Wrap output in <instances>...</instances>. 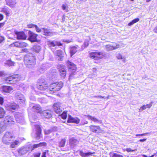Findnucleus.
Instances as JSON below:
<instances>
[{
    "mask_svg": "<svg viewBox=\"0 0 157 157\" xmlns=\"http://www.w3.org/2000/svg\"><path fill=\"white\" fill-rule=\"evenodd\" d=\"M24 62L26 68L29 69H33L36 63V57L33 54L29 53L25 56Z\"/></svg>",
    "mask_w": 157,
    "mask_h": 157,
    "instance_id": "f257e3e1",
    "label": "nucleus"
},
{
    "mask_svg": "<svg viewBox=\"0 0 157 157\" xmlns=\"http://www.w3.org/2000/svg\"><path fill=\"white\" fill-rule=\"evenodd\" d=\"M63 82L57 81L52 82L49 85L48 91L53 93L59 91L63 86Z\"/></svg>",
    "mask_w": 157,
    "mask_h": 157,
    "instance_id": "f03ea898",
    "label": "nucleus"
},
{
    "mask_svg": "<svg viewBox=\"0 0 157 157\" xmlns=\"http://www.w3.org/2000/svg\"><path fill=\"white\" fill-rule=\"evenodd\" d=\"M89 57L94 60H98L106 58V54L105 52L95 51L89 53Z\"/></svg>",
    "mask_w": 157,
    "mask_h": 157,
    "instance_id": "7ed1b4c3",
    "label": "nucleus"
},
{
    "mask_svg": "<svg viewBox=\"0 0 157 157\" xmlns=\"http://www.w3.org/2000/svg\"><path fill=\"white\" fill-rule=\"evenodd\" d=\"M21 79V75L18 74H14L4 78V81L7 84H14Z\"/></svg>",
    "mask_w": 157,
    "mask_h": 157,
    "instance_id": "20e7f679",
    "label": "nucleus"
},
{
    "mask_svg": "<svg viewBox=\"0 0 157 157\" xmlns=\"http://www.w3.org/2000/svg\"><path fill=\"white\" fill-rule=\"evenodd\" d=\"M36 86L39 90L48 91L49 85L45 79L42 78L39 79L37 82Z\"/></svg>",
    "mask_w": 157,
    "mask_h": 157,
    "instance_id": "39448f33",
    "label": "nucleus"
},
{
    "mask_svg": "<svg viewBox=\"0 0 157 157\" xmlns=\"http://www.w3.org/2000/svg\"><path fill=\"white\" fill-rule=\"evenodd\" d=\"M66 66L70 72V77L73 76L76 74L77 67L76 65L69 60L66 62Z\"/></svg>",
    "mask_w": 157,
    "mask_h": 157,
    "instance_id": "423d86ee",
    "label": "nucleus"
},
{
    "mask_svg": "<svg viewBox=\"0 0 157 157\" xmlns=\"http://www.w3.org/2000/svg\"><path fill=\"white\" fill-rule=\"evenodd\" d=\"M15 138V136L12 133L10 132H6L3 136L2 141L3 143L9 144L11 141H13V139Z\"/></svg>",
    "mask_w": 157,
    "mask_h": 157,
    "instance_id": "0eeeda50",
    "label": "nucleus"
},
{
    "mask_svg": "<svg viewBox=\"0 0 157 157\" xmlns=\"http://www.w3.org/2000/svg\"><path fill=\"white\" fill-rule=\"evenodd\" d=\"M57 68L59 72V75L61 78L64 79L67 75V71L65 66L62 64H59Z\"/></svg>",
    "mask_w": 157,
    "mask_h": 157,
    "instance_id": "6e6552de",
    "label": "nucleus"
},
{
    "mask_svg": "<svg viewBox=\"0 0 157 157\" xmlns=\"http://www.w3.org/2000/svg\"><path fill=\"white\" fill-rule=\"evenodd\" d=\"M3 122L4 125L7 126H11L15 123L14 118L9 115L5 117Z\"/></svg>",
    "mask_w": 157,
    "mask_h": 157,
    "instance_id": "1a4fd4ad",
    "label": "nucleus"
},
{
    "mask_svg": "<svg viewBox=\"0 0 157 157\" xmlns=\"http://www.w3.org/2000/svg\"><path fill=\"white\" fill-rule=\"evenodd\" d=\"M90 131L93 133L99 134L103 132L102 128L99 125H91L89 126Z\"/></svg>",
    "mask_w": 157,
    "mask_h": 157,
    "instance_id": "9d476101",
    "label": "nucleus"
},
{
    "mask_svg": "<svg viewBox=\"0 0 157 157\" xmlns=\"http://www.w3.org/2000/svg\"><path fill=\"white\" fill-rule=\"evenodd\" d=\"M28 40L31 42H37L38 34L34 33L31 30H29L28 33Z\"/></svg>",
    "mask_w": 157,
    "mask_h": 157,
    "instance_id": "9b49d317",
    "label": "nucleus"
},
{
    "mask_svg": "<svg viewBox=\"0 0 157 157\" xmlns=\"http://www.w3.org/2000/svg\"><path fill=\"white\" fill-rule=\"evenodd\" d=\"M15 33L17 35L18 40H25L27 38V36L24 32L15 31Z\"/></svg>",
    "mask_w": 157,
    "mask_h": 157,
    "instance_id": "f8f14e48",
    "label": "nucleus"
},
{
    "mask_svg": "<svg viewBox=\"0 0 157 157\" xmlns=\"http://www.w3.org/2000/svg\"><path fill=\"white\" fill-rule=\"evenodd\" d=\"M54 54L56 58L59 60L60 61L63 60V58L64 57V53L62 50L61 49L57 50Z\"/></svg>",
    "mask_w": 157,
    "mask_h": 157,
    "instance_id": "ddd939ff",
    "label": "nucleus"
},
{
    "mask_svg": "<svg viewBox=\"0 0 157 157\" xmlns=\"http://www.w3.org/2000/svg\"><path fill=\"white\" fill-rule=\"evenodd\" d=\"M36 109V112L42 114L43 115L47 118H50L52 117L51 112L50 110H47L41 112L40 111H38V110L37 109Z\"/></svg>",
    "mask_w": 157,
    "mask_h": 157,
    "instance_id": "4468645a",
    "label": "nucleus"
},
{
    "mask_svg": "<svg viewBox=\"0 0 157 157\" xmlns=\"http://www.w3.org/2000/svg\"><path fill=\"white\" fill-rule=\"evenodd\" d=\"M80 122V119L78 117L75 118L72 117L71 115H69L67 121L68 123H73L76 124H78Z\"/></svg>",
    "mask_w": 157,
    "mask_h": 157,
    "instance_id": "2eb2a0df",
    "label": "nucleus"
},
{
    "mask_svg": "<svg viewBox=\"0 0 157 157\" xmlns=\"http://www.w3.org/2000/svg\"><path fill=\"white\" fill-rule=\"evenodd\" d=\"M13 44L15 47L21 48H23L28 46V44L27 43L23 42L17 41L14 42Z\"/></svg>",
    "mask_w": 157,
    "mask_h": 157,
    "instance_id": "dca6fc26",
    "label": "nucleus"
},
{
    "mask_svg": "<svg viewBox=\"0 0 157 157\" xmlns=\"http://www.w3.org/2000/svg\"><path fill=\"white\" fill-rule=\"evenodd\" d=\"M36 138L37 139L39 140L40 139L41 137H42V136H41L42 133V129L41 128L39 125H36Z\"/></svg>",
    "mask_w": 157,
    "mask_h": 157,
    "instance_id": "f3484780",
    "label": "nucleus"
},
{
    "mask_svg": "<svg viewBox=\"0 0 157 157\" xmlns=\"http://www.w3.org/2000/svg\"><path fill=\"white\" fill-rule=\"evenodd\" d=\"M95 154L94 152H84L82 151H79V155L81 157H88L89 156Z\"/></svg>",
    "mask_w": 157,
    "mask_h": 157,
    "instance_id": "a211bd4d",
    "label": "nucleus"
},
{
    "mask_svg": "<svg viewBox=\"0 0 157 157\" xmlns=\"http://www.w3.org/2000/svg\"><path fill=\"white\" fill-rule=\"evenodd\" d=\"M28 148L26 147H22L17 150V152L20 155H23L28 151Z\"/></svg>",
    "mask_w": 157,
    "mask_h": 157,
    "instance_id": "6ab92c4d",
    "label": "nucleus"
},
{
    "mask_svg": "<svg viewBox=\"0 0 157 157\" xmlns=\"http://www.w3.org/2000/svg\"><path fill=\"white\" fill-rule=\"evenodd\" d=\"M2 88V91L5 93H10L13 90V87L10 86H3Z\"/></svg>",
    "mask_w": 157,
    "mask_h": 157,
    "instance_id": "aec40b11",
    "label": "nucleus"
},
{
    "mask_svg": "<svg viewBox=\"0 0 157 157\" xmlns=\"http://www.w3.org/2000/svg\"><path fill=\"white\" fill-rule=\"evenodd\" d=\"M6 4L11 8L15 7L17 2L16 0H5Z\"/></svg>",
    "mask_w": 157,
    "mask_h": 157,
    "instance_id": "412c9836",
    "label": "nucleus"
},
{
    "mask_svg": "<svg viewBox=\"0 0 157 157\" xmlns=\"http://www.w3.org/2000/svg\"><path fill=\"white\" fill-rule=\"evenodd\" d=\"M119 45L117 44L115 46H113L110 44L107 45L105 46L106 49L108 51H112L117 49L119 47Z\"/></svg>",
    "mask_w": 157,
    "mask_h": 157,
    "instance_id": "4be33fe9",
    "label": "nucleus"
},
{
    "mask_svg": "<svg viewBox=\"0 0 157 157\" xmlns=\"http://www.w3.org/2000/svg\"><path fill=\"white\" fill-rule=\"evenodd\" d=\"M47 146V144L45 142H40L38 144H34L33 145V147L32 149V151L34 149L41 147H46Z\"/></svg>",
    "mask_w": 157,
    "mask_h": 157,
    "instance_id": "5701e85b",
    "label": "nucleus"
},
{
    "mask_svg": "<svg viewBox=\"0 0 157 157\" xmlns=\"http://www.w3.org/2000/svg\"><path fill=\"white\" fill-rule=\"evenodd\" d=\"M44 31V35L46 36H49L53 35V32L52 30L50 29L44 28L43 29Z\"/></svg>",
    "mask_w": 157,
    "mask_h": 157,
    "instance_id": "b1692460",
    "label": "nucleus"
},
{
    "mask_svg": "<svg viewBox=\"0 0 157 157\" xmlns=\"http://www.w3.org/2000/svg\"><path fill=\"white\" fill-rule=\"evenodd\" d=\"M87 117L89 120H90L94 122L101 123V121H100L98 118L90 115H88L86 116Z\"/></svg>",
    "mask_w": 157,
    "mask_h": 157,
    "instance_id": "393cba45",
    "label": "nucleus"
},
{
    "mask_svg": "<svg viewBox=\"0 0 157 157\" xmlns=\"http://www.w3.org/2000/svg\"><path fill=\"white\" fill-rule=\"evenodd\" d=\"M77 51V47L76 46H73L70 47V53L71 56L72 57Z\"/></svg>",
    "mask_w": 157,
    "mask_h": 157,
    "instance_id": "a878e982",
    "label": "nucleus"
},
{
    "mask_svg": "<svg viewBox=\"0 0 157 157\" xmlns=\"http://www.w3.org/2000/svg\"><path fill=\"white\" fill-rule=\"evenodd\" d=\"M9 10H10V9L8 8L4 7L2 8L1 11L5 13L6 17H8L10 13V12Z\"/></svg>",
    "mask_w": 157,
    "mask_h": 157,
    "instance_id": "bb28decb",
    "label": "nucleus"
},
{
    "mask_svg": "<svg viewBox=\"0 0 157 157\" xmlns=\"http://www.w3.org/2000/svg\"><path fill=\"white\" fill-rule=\"evenodd\" d=\"M66 140L64 139H62L58 143V147H63L65 146Z\"/></svg>",
    "mask_w": 157,
    "mask_h": 157,
    "instance_id": "cd10ccee",
    "label": "nucleus"
},
{
    "mask_svg": "<svg viewBox=\"0 0 157 157\" xmlns=\"http://www.w3.org/2000/svg\"><path fill=\"white\" fill-rule=\"evenodd\" d=\"M19 143V141L18 140H15L14 141L11 142L10 147L11 148H13L15 147Z\"/></svg>",
    "mask_w": 157,
    "mask_h": 157,
    "instance_id": "c85d7f7f",
    "label": "nucleus"
},
{
    "mask_svg": "<svg viewBox=\"0 0 157 157\" xmlns=\"http://www.w3.org/2000/svg\"><path fill=\"white\" fill-rule=\"evenodd\" d=\"M59 116L63 120L66 119L67 117V111H64Z\"/></svg>",
    "mask_w": 157,
    "mask_h": 157,
    "instance_id": "c756f323",
    "label": "nucleus"
},
{
    "mask_svg": "<svg viewBox=\"0 0 157 157\" xmlns=\"http://www.w3.org/2000/svg\"><path fill=\"white\" fill-rule=\"evenodd\" d=\"M139 20L140 19L139 18H136L132 20L131 21L129 22L128 24V26H131L134 24L138 22L139 21Z\"/></svg>",
    "mask_w": 157,
    "mask_h": 157,
    "instance_id": "7c9ffc66",
    "label": "nucleus"
},
{
    "mask_svg": "<svg viewBox=\"0 0 157 157\" xmlns=\"http://www.w3.org/2000/svg\"><path fill=\"white\" fill-rule=\"evenodd\" d=\"M6 114V111L4 109H0V118L4 117Z\"/></svg>",
    "mask_w": 157,
    "mask_h": 157,
    "instance_id": "2f4dec72",
    "label": "nucleus"
},
{
    "mask_svg": "<svg viewBox=\"0 0 157 157\" xmlns=\"http://www.w3.org/2000/svg\"><path fill=\"white\" fill-rule=\"evenodd\" d=\"M15 63L11 60H8L6 61V64L8 66H12L14 65Z\"/></svg>",
    "mask_w": 157,
    "mask_h": 157,
    "instance_id": "473e14b6",
    "label": "nucleus"
},
{
    "mask_svg": "<svg viewBox=\"0 0 157 157\" xmlns=\"http://www.w3.org/2000/svg\"><path fill=\"white\" fill-rule=\"evenodd\" d=\"M48 45L49 47H53L56 46L55 41H49L48 43Z\"/></svg>",
    "mask_w": 157,
    "mask_h": 157,
    "instance_id": "72a5a7b5",
    "label": "nucleus"
},
{
    "mask_svg": "<svg viewBox=\"0 0 157 157\" xmlns=\"http://www.w3.org/2000/svg\"><path fill=\"white\" fill-rule=\"evenodd\" d=\"M77 142V140L74 138H71L69 140L70 144L71 145L74 144Z\"/></svg>",
    "mask_w": 157,
    "mask_h": 157,
    "instance_id": "f704fd0d",
    "label": "nucleus"
},
{
    "mask_svg": "<svg viewBox=\"0 0 157 157\" xmlns=\"http://www.w3.org/2000/svg\"><path fill=\"white\" fill-rule=\"evenodd\" d=\"M33 50L35 52L37 53L39 52L40 50V46H34Z\"/></svg>",
    "mask_w": 157,
    "mask_h": 157,
    "instance_id": "c9c22d12",
    "label": "nucleus"
},
{
    "mask_svg": "<svg viewBox=\"0 0 157 157\" xmlns=\"http://www.w3.org/2000/svg\"><path fill=\"white\" fill-rule=\"evenodd\" d=\"M61 103L59 102L55 103L53 105V108H59L61 107Z\"/></svg>",
    "mask_w": 157,
    "mask_h": 157,
    "instance_id": "e433bc0d",
    "label": "nucleus"
},
{
    "mask_svg": "<svg viewBox=\"0 0 157 157\" xmlns=\"http://www.w3.org/2000/svg\"><path fill=\"white\" fill-rule=\"evenodd\" d=\"M6 127L4 126V125H3L1 123H0V133L5 131Z\"/></svg>",
    "mask_w": 157,
    "mask_h": 157,
    "instance_id": "4c0bfd02",
    "label": "nucleus"
},
{
    "mask_svg": "<svg viewBox=\"0 0 157 157\" xmlns=\"http://www.w3.org/2000/svg\"><path fill=\"white\" fill-rule=\"evenodd\" d=\"M55 112L58 114L59 116L62 113V110L61 109H55Z\"/></svg>",
    "mask_w": 157,
    "mask_h": 157,
    "instance_id": "58836bf2",
    "label": "nucleus"
},
{
    "mask_svg": "<svg viewBox=\"0 0 157 157\" xmlns=\"http://www.w3.org/2000/svg\"><path fill=\"white\" fill-rule=\"evenodd\" d=\"M111 157H123V156L120 154H118L116 153H114L113 154Z\"/></svg>",
    "mask_w": 157,
    "mask_h": 157,
    "instance_id": "ea45409f",
    "label": "nucleus"
},
{
    "mask_svg": "<svg viewBox=\"0 0 157 157\" xmlns=\"http://www.w3.org/2000/svg\"><path fill=\"white\" fill-rule=\"evenodd\" d=\"M36 25L32 23H30L27 25V27L28 28L31 29L35 27Z\"/></svg>",
    "mask_w": 157,
    "mask_h": 157,
    "instance_id": "a19ab883",
    "label": "nucleus"
},
{
    "mask_svg": "<svg viewBox=\"0 0 157 157\" xmlns=\"http://www.w3.org/2000/svg\"><path fill=\"white\" fill-rule=\"evenodd\" d=\"M55 44L56 46H61L63 45V44L60 42L55 41Z\"/></svg>",
    "mask_w": 157,
    "mask_h": 157,
    "instance_id": "79ce46f5",
    "label": "nucleus"
},
{
    "mask_svg": "<svg viewBox=\"0 0 157 157\" xmlns=\"http://www.w3.org/2000/svg\"><path fill=\"white\" fill-rule=\"evenodd\" d=\"M152 106L151 103H150L149 104H147L146 105H144L143 107H141V108H150Z\"/></svg>",
    "mask_w": 157,
    "mask_h": 157,
    "instance_id": "37998d69",
    "label": "nucleus"
},
{
    "mask_svg": "<svg viewBox=\"0 0 157 157\" xmlns=\"http://www.w3.org/2000/svg\"><path fill=\"white\" fill-rule=\"evenodd\" d=\"M41 153L39 152L37 153H34L33 154L34 157H40Z\"/></svg>",
    "mask_w": 157,
    "mask_h": 157,
    "instance_id": "c03bdc74",
    "label": "nucleus"
},
{
    "mask_svg": "<svg viewBox=\"0 0 157 157\" xmlns=\"http://www.w3.org/2000/svg\"><path fill=\"white\" fill-rule=\"evenodd\" d=\"M4 98L3 97L0 96V105H2L4 103Z\"/></svg>",
    "mask_w": 157,
    "mask_h": 157,
    "instance_id": "a18cd8bd",
    "label": "nucleus"
},
{
    "mask_svg": "<svg viewBox=\"0 0 157 157\" xmlns=\"http://www.w3.org/2000/svg\"><path fill=\"white\" fill-rule=\"evenodd\" d=\"M5 40L4 37L0 35V44L2 43Z\"/></svg>",
    "mask_w": 157,
    "mask_h": 157,
    "instance_id": "49530a36",
    "label": "nucleus"
},
{
    "mask_svg": "<svg viewBox=\"0 0 157 157\" xmlns=\"http://www.w3.org/2000/svg\"><path fill=\"white\" fill-rule=\"evenodd\" d=\"M35 28L36 29V32L37 33H40L41 32V30L37 26V25H36L35 26Z\"/></svg>",
    "mask_w": 157,
    "mask_h": 157,
    "instance_id": "de8ad7c7",
    "label": "nucleus"
},
{
    "mask_svg": "<svg viewBox=\"0 0 157 157\" xmlns=\"http://www.w3.org/2000/svg\"><path fill=\"white\" fill-rule=\"evenodd\" d=\"M126 150L128 152H132V151H136V149H135V150H132L130 148H127L126 149Z\"/></svg>",
    "mask_w": 157,
    "mask_h": 157,
    "instance_id": "09e8293b",
    "label": "nucleus"
},
{
    "mask_svg": "<svg viewBox=\"0 0 157 157\" xmlns=\"http://www.w3.org/2000/svg\"><path fill=\"white\" fill-rule=\"evenodd\" d=\"M6 75V74L5 72L3 71H0V77L5 76Z\"/></svg>",
    "mask_w": 157,
    "mask_h": 157,
    "instance_id": "8fccbe9b",
    "label": "nucleus"
},
{
    "mask_svg": "<svg viewBox=\"0 0 157 157\" xmlns=\"http://www.w3.org/2000/svg\"><path fill=\"white\" fill-rule=\"evenodd\" d=\"M68 6H67V5H66L65 4H63L62 5V9L63 10H66Z\"/></svg>",
    "mask_w": 157,
    "mask_h": 157,
    "instance_id": "3c124183",
    "label": "nucleus"
},
{
    "mask_svg": "<svg viewBox=\"0 0 157 157\" xmlns=\"http://www.w3.org/2000/svg\"><path fill=\"white\" fill-rule=\"evenodd\" d=\"M48 150H47L43 152L42 153V154L41 157H46V154L47 152H48Z\"/></svg>",
    "mask_w": 157,
    "mask_h": 157,
    "instance_id": "603ef678",
    "label": "nucleus"
},
{
    "mask_svg": "<svg viewBox=\"0 0 157 157\" xmlns=\"http://www.w3.org/2000/svg\"><path fill=\"white\" fill-rule=\"evenodd\" d=\"M21 51L22 52H28V49L26 48H23L21 50Z\"/></svg>",
    "mask_w": 157,
    "mask_h": 157,
    "instance_id": "864d4df0",
    "label": "nucleus"
},
{
    "mask_svg": "<svg viewBox=\"0 0 157 157\" xmlns=\"http://www.w3.org/2000/svg\"><path fill=\"white\" fill-rule=\"evenodd\" d=\"M50 133V130H45L44 131V134L45 135H48Z\"/></svg>",
    "mask_w": 157,
    "mask_h": 157,
    "instance_id": "5fc2aeb1",
    "label": "nucleus"
},
{
    "mask_svg": "<svg viewBox=\"0 0 157 157\" xmlns=\"http://www.w3.org/2000/svg\"><path fill=\"white\" fill-rule=\"evenodd\" d=\"M147 133H144L142 134H136V136H145L147 135Z\"/></svg>",
    "mask_w": 157,
    "mask_h": 157,
    "instance_id": "6e6d98bb",
    "label": "nucleus"
},
{
    "mask_svg": "<svg viewBox=\"0 0 157 157\" xmlns=\"http://www.w3.org/2000/svg\"><path fill=\"white\" fill-rule=\"evenodd\" d=\"M4 16L3 14L0 13V21H2L4 18Z\"/></svg>",
    "mask_w": 157,
    "mask_h": 157,
    "instance_id": "4d7b16f0",
    "label": "nucleus"
},
{
    "mask_svg": "<svg viewBox=\"0 0 157 157\" xmlns=\"http://www.w3.org/2000/svg\"><path fill=\"white\" fill-rule=\"evenodd\" d=\"M147 140V138H144L143 139H140L139 140V141L141 142H143L144 141H145Z\"/></svg>",
    "mask_w": 157,
    "mask_h": 157,
    "instance_id": "13d9d810",
    "label": "nucleus"
},
{
    "mask_svg": "<svg viewBox=\"0 0 157 157\" xmlns=\"http://www.w3.org/2000/svg\"><path fill=\"white\" fill-rule=\"evenodd\" d=\"M5 24L4 22L0 23V28L3 27Z\"/></svg>",
    "mask_w": 157,
    "mask_h": 157,
    "instance_id": "bf43d9fd",
    "label": "nucleus"
},
{
    "mask_svg": "<svg viewBox=\"0 0 157 157\" xmlns=\"http://www.w3.org/2000/svg\"><path fill=\"white\" fill-rule=\"evenodd\" d=\"M93 71L94 72H96L97 71V69L96 67L93 68Z\"/></svg>",
    "mask_w": 157,
    "mask_h": 157,
    "instance_id": "052dcab7",
    "label": "nucleus"
},
{
    "mask_svg": "<svg viewBox=\"0 0 157 157\" xmlns=\"http://www.w3.org/2000/svg\"><path fill=\"white\" fill-rule=\"evenodd\" d=\"M40 106H39V105H36V106H33V107H32V108H40Z\"/></svg>",
    "mask_w": 157,
    "mask_h": 157,
    "instance_id": "680f3d73",
    "label": "nucleus"
},
{
    "mask_svg": "<svg viewBox=\"0 0 157 157\" xmlns=\"http://www.w3.org/2000/svg\"><path fill=\"white\" fill-rule=\"evenodd\" d=\"M98 97L99 98H104V97L103 96H98Z\"/></svg>",
    "mask_w": 157,
    "mask_h": 157,
    "instance_id": "e2e57ef3",
    "label": "nucleus"
},
{
    "mask_svg": "<svg viewBox=\"0 0 157 157\" xmlns=\"http://www.w3.org/2000/svg\"><path fill=\"white\" fill-rule=\"evenodd\" d=\"M118 59H122V56L121 55L120 56H119L118 57Z\"/></svg>",
    "mask_w": 157,
    "mask_h": 157,
    "instance_id": "0e129e2a",
    "label": "nucleus"
},
{
    "mask_svg": "<svg viewBox=\"0 0 157 157\" xmlns=\"http://www.w3.org/2000/svg\"><path fill=\"white\" fill-rule=\"evenodd\" d=\"M84 44H85V46L86 45V46H88V44H88V43L87 42H85V43Z\"/></svg>",
    "mask_w": 157,
    "mask_h": 157,
    "instance_id": "69168bd1",
    "label": "nucleus"
},
{
    "mask_svg": "<svg viewBox=\"0 0 157 157\" xmlns=\"http://www.w3.org/2000/svg\"><path fill=\"white\" fill-rule=\"evenodd\" d=\"M87 0H78L79 2H85Z\"/></svg>",
    "mask_w": 157,
    "mask_h": 157,
    "instance_id": "338daca9",
    "label": "nucleus"
},
{
    "mask_svg": "<svg viewBox=\"0 0 157 157\" xmlns=\"http://www.w3.org/2000/svg\"><path fill=\"white\" fill-rule=\"evenodd\" d=\"M88 123V122L87 121H86L85 122L83 123V124H85Z\"/></svg>",
    "mask_w": 157,
    "mask_h": 157,
    "instance_id": "774afa93",
    "label": "nucleus"
}]
</instances>
